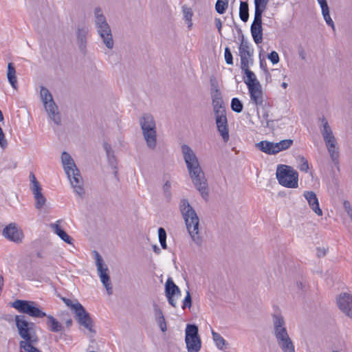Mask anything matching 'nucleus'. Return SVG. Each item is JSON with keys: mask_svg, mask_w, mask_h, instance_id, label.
Listing matches in <instances>:
<instances>
[{"mask_svg": "<svg viewBox=\"0 0 352 352\" xmlns=\"http://www.w3.org/2000/svg\"><path fill=\"white\" fill-rule=\"evenodd\" d=\"M179 210L192 241L197 245L201 246L203 238L199 232V219L195 210L186 199L181 200Z\"/></svg>", "mask_w": 352, "mask_h": 352, "instance_id": "nucleus-1", "label": "nucleus"}, {"mask_svg": "<svg viewBox=\"0 0 352 352\" xmlns=\"http://www.w3.org/2000/svg\"><path fill=\"white\" fill-rule=\"evenodd\" d=\"M61 161L65 171L70 181L72 187L74 189V191L80 197H82V196L85 195L83 181L80 171L77 168L74 160L68 153L64 151L61 155Z\"/></svg>", "mask_w": 352, "mask_h": 352, "instance_id": "nucleus-2", "label": "nucleus"}, {"mask_svg": "<svg viewBox=\"0 0 352 352\" xmlns=\"http://www.w3.org/2000/svg\"><path fill=\"white\" fill-rule=\"evenodd\" d=\"M139 123L147 147L155 149L157 145V131L153 116L151 113H144L140 117Z\"/></svg>", "mask_w": 352, "mask_h": 352, "instance_id": "nucleus-3", "label": "nucleus"}, {"mask_svg": "<svg viewBox=\"0 0 352 352\" xmlns=\"http://www.w3.org/2000/svg\"><path fill=\"white\" fill-rule=\"evenodd\" d=\"M276 175L281 186L291 188L298 187V173L292 167L279 164L276 168Z\"/></svg>", "mask_w": 352, "mask_h": 352, "instance_id": "nucleus-4", "label": "nucleus"}, {"mask_svg": "<svg viewBox=\"0 0 352 352\" xmlns=\"http://www.w3.org/2000/svg\"><path fill=\"white\" fill-rule=\"evenodd\" d=\"M40 96L49 118L56 125L61 124V116L52 94L45 87H41Z\"/></svg>", "mask_w": 352, "mask_h": 352, "instance_id": "nucleus-5", "label": "nucleus"}, {"mask_svg": "<svg viewBox=\"0 0 352 352\" xmlns=\"http://www.w3.org/2000/svg\"><path fill=\"white\" fill-rule=\"evenodd\" d=\"M14 321L19 335L23 339V342L38 341L34 322H28L24 315L15 316Z\"/></svg>", "mask_w": 352, "mask_h": 352, "instance_id": "nucleus-6", "label": "nucleus"}, {"mask_svg": "<svg viewBox=\"0 0 352 352\" xmlns=\"http://www.w3.org/2000/svg\"><path fill=\"white\" fill-rule=\"evenodd\" d=\"M12 307L19 312L33 318H41L46 316V314L39 309L34 301L17 299L12 303Z\"/></svg>", "mask_w": 352, "mask_h": 352, "instance_id": "nucleus-7", "label": "nucleus"}, {"mask_svg": "<svg viewBox=\"0 0 352 352\" xmlns=\"http://www.w3.org/2000/svg\"><path fill=\"white\" fill-rule=\"evenodd\" d=\"M185 342L188 352H199L201 348V340L198 326L188 324L185 329Z\"/></svg>", "mask_w": 352, "mask_h": 352, "instance_id": "nucleus-8", "label": "nucleus"}, {"mask_svg": "<svg viewBox=\"0 0 352 352\" xmlns=\"http://www.w3.org/2000/svg\"><path fill=\"white\" fill-rule=\"evenodd\" d=\"M96 260V265L100 279L106 288L109 295L112 294L113 287L110 280L109 271L107 266L104 264L101 255L96 251L93 252Z\"/></svg>", "mask_w": 352, "mask_h": 352, "instance_id": "nucleus-9", "label": "nucleus"}, {"mask_svg": "<svg viewBox=\"0 0 352 352\" xmlns=\"http://www.w3.org/2000/svg\"><path fill=\"white\" fill-rule=\"evenodd\" d=\"M188 173L196 189L199 192L202 198L207 200L208 198V186L201 167L191 170Z\"/></svg>", "mask_w": 352, "mask_h": 352, "instance_id": "nucleus-10", "label": "nucleus"}, {"mask_svg": "<svg viewBox=\"0 0 352 352\" xmlns=\"http://www.w3.org/2000/svg\"><path fill=\"white\" fill-rule=\"evenodd\" d=\"M267 8L254 6V18L250 27L254 41L259 44L263 41L262 15Z\"/></svg>", "mask_w": 352, "mask_h": 352, "instance_id": "nucleus-11", "label": "nucleus"}, {"mask_svg": "<svg viewBox=\"0 0 352 352\" xmlns=\"http://www.w3.org/2000/svg\"><path fill=\"white\" fill-rule=\"evenodd\" d=\"M273 319V334L276 338V343L289 338L286 328L285 319L280 314L272 315Z\"/></svg>", "mask_w": 352, "mask_h": 352, "instance_id": "nucleus-12", "label": "nucleus"}, {"mask_svg": "<svg viewBox=\"0 0 352 352\" xmlns=\"http://www.w3.org/2000/svg\"><path fill=\"white\" fill-rule=\"evenodd\" d=\"M75 318L79 324L83 326L91 333L95 334L96 331L93 329V320L90 314L86 311L84 307L78 302L74 307Z\"/></svg>", "mask_w": 352, "mask_h": 352, "instance_id": "nucleus-13", "label": "nucleus"}, {"mask_svg": "<svg viewBox=\"0 0 352 352\" xmlns=\"http://www.w3.org/2000/svg\"><path fill=\"white\" fill-rule=\"evenodd\" d=\"M217 131L222 137L224 142L230 139L228 119L226 111H221L219 113H214Z\"/></svg>", "mask_w": 352, "mask_h": 352, "instance_id": "nucleus-14", "label": "nucleus"}, {"mask_svg": "<svg viewBox=\"0 0 352 352\" xmlns=\"http://www.w3.org/2000/svg\"><path fill=\"white\" fill-rule=\"evenodd\" d=\"M2 234L8 240L16 243H21L23 239V231L15 223H11L6 226L2 232Z\"/></svg>", "mask_w": 352, "mask_h": 352, "instance_id": "nucleus-15", "label": "nucleus"}, {"mask_svg": "<svg viewBox=\"0 0 352 352\" xmlns=\"http://www.w3.org/2000/svg\"><path fill=\"white\" fill-rule=\"evenodd\" d=\"M181 148L188 171L201 167L196 154L189 146L183 144Z\"/></svg>", "mask_w": 352, "mask_h": 352, "instance_id": "nucleus-16", "label": "nucleus"}, {"mask_svg": "<svg viewBox=\"0 0 352 352\" xmlns=\"http://www.w3.org/2000/svg\"><path fill=\"white\" fill-rule=\"evenodd\" d=\"M89 29L87 25H78L76 31V44L80 52L85 55L87 54V45Z\"/></svg>", "mask_w": 352, "mask_h": 352, "instance_id": "nucleus-17", "label": "nucleus"}, {"mask_svg": "<svg viewBox=\"0 0 352 352\" xmlns=\"http://www.w3.org/2000/svg\"><path fill=\"white\" fill-rule=\"evenodd\" d=\"M165 295L168 303L173 307H177L175 298L181 295V291L175 284L171 278H168L165 283Z\"/></svg>", "mask_w": 352, "mask_h": 352, "instance_id": "nucleus-18", "label": "nucleus"}, {"mask_svg": "<svg viewBox=\"0 0 352 352\" xmlns=\"http://www.w3.org/2000/svg\"><path fill=\"white\" fill-rule=\"evenodd\" d=\"M337 303L340 309L348 317L352 318V296L346 293L341 294L337 300Z\"/></svg>", "mask_w": 352, "mask_h": 352, "instance_id": "nucleus-19", "label": "nucleus"}, {"mask_svg": "<svg viewBox=\"0 0 352 352\" xmlns=\"http://www.w3.org/2000/svg\"><path fill=\"white\" fill-rule=\"evenodd\" d=\"M211 94L214 113H219L221 111H226L220 90L215 88L214 91H211Z\"/></svg>", "mask_w": 352, "mask_h": 352, "instance_id": "nucleus-20", "label": "nucleus"}, {"mask_svg": "<svg viewBox=\"0 0 352 352\" xmlns=\"http://www.w3.org/2000/svg\"><path fill=\"white\" fill-rule=\"evenodd\" d=\"M97 32L106 47L109 50L113 49L114 46V41L111 28L97 30Z\"/></svg>", "mask_w": 352, "mask_h": 352, "instance_id": "nucleus-21", "label": "nucleus"}, {"mask_svg": "<svg viewBox=\"0 0 352 352\" xmlns=\"http://www.w3.org/2000/svg\"><path fill=\"white\" fill-rule=\"evenodd\" d=\"M103 148L106 152L107 160L109 162V164L111 166L112 169L113 170V174L115 177H117L118 175V167H117V160L114 155V151L111 148V146L107 143L104 142L103 143Z\"/></svg>", "mask_w": 352, "mask_h": 352, "instance_id": "nucleus-22", "label": "nucleus"}, {"mask_svg": "<svg viewBox=\"0 0 352 352\" xmlns=\"http://www.w3.org/2000/svg\"><path fill=\"white\" fill-rule=\"evenodd\" d=\"M251 100L256 105H262L263 102V91L261 84L258 85L248 87Z\"/></svg>", "mask_w": 352, "mask_h": 352, "instance_id": "nucleus-23", "label": "nucleus"}, {"mask_svg": "<svg viewBox=\"0 0 352 352\" xmlns=\"http://www.w3.org/2000/svg\"><path fill=\"white\" fill-rule=\"evenodd\" d=\"M304 196L314 212L318 216H321L322 214V211L319 207V202L316 193L313 191H305L304 192Z\"/></svg>", "mask_w": 352, "mask_h": 352, "instance_id": "nucleus-24", "label": "nucleus"}, {"mask_svg": "<svg viewBox=\"0 0 352 352\" xmlns=\"http://www.w3.org/2000/svg\"><path fill=\"white\" fill-rule=\"evenodd\" d=\"M94 22L96 30L110 28V25L107 22L106 18L104 16L102 9L100 7H97L94 9Z\"/></svg>", "mask_w": 352, "mask_h": 352, "instance_id": "nucleus-25", "label": "nucleus"}, {"mask_svg": "<svg viewBox=\"0 0 352 352\" xmlns=\"http://www.w3.org/2000/svg\"><path fill=\"white\" fill-rule=\"evenodd\" d=\"M327 149L329 154L330 158L335 166L339 164L340 152L339 147L337 144H331L326 145Z\"/></svg>", "mask_w": 352, "mask_h": 352, "instance_id": "nucleus-26", "label": "nucleus"}, {"mask_svg": "<svg viewBox=\"0 0 352 352\" xmlns=\"http://www.w3.org/2000/svg\"><path fill=\"white\" fill-rule=\"evenodd\" d=\"M256 147L266 154H276V151L274 147V142H271L267 140L261 141L256 144Z\"/></svg>", "mask_w": 352, "mask_h": 352, "instance_id": "nucleus-27", "label": "nucleus"}, {"mask_svg": "<svg viewBox=\"0 0 352 352\" xmlns=\"http://www.w3.org/2000/svg\"><path fill=\"white\" fill-rule=\"evenodd\" d=\"M47 318V325L49 329L52 332H62L64 330L63 326L52 316L47 315L45 316Z\"/></svg>", "mask_w": 352, "mask_h": 352, "instance_id": "nucleus-28", "label": "nucleus"}, {"mask_svg": "<svg viewBox=\"0 0 352 352\" xmlns=\"http://www.w3.org/2000/svg\"><path fill=\"white\" fill-rule=\"evenodd\" d=\"M52 228L53 229L54 232L65 243L68 244H72V239L71 236H69L67 232L63 230L58 224L54 223L51 225Z\"/></svg>", "mask_w": 352, "mask_h": 352, "instance_id": "nucleus-29", "label": "nucleus"}, {"mask_svg": "<svg viewBox=\"0 0 352 352\" xmlns=\"http://www.w3.org/2000/svg\"><path fill=\"white\" fill-rule=\"evenodd\" d=\"M7 78L11 86L16 89L17 87L16 70L13 63H9L8 65Z\"/></svg>", "mask_w": 352, "mask_h": 352, "instance_id": "nucleus-30", "label": "nucleus"}, {"mask_svg": "<svg viewBox=\"0 0 352 352\" xmlns=\"http://www.w3.org/2000/svg\"><path fill=\"white\" fill-rule=\"evenodd\" d=\"M170 175H164V180H166L165 183L162 186L163 195L164 198L166 199L167 202H170L172 199V193H171V183L169 180Z\"/></svg>", "mask_w": 352, "mask_h": 352, "instance_id": "nucleus-31", "label": "nucleus"}, {"mask_svg": "<svg viewBox=\"0 0 352 352\" xmlns=\"http://www.w3.org/2000/svg\"><path fill=\"white\" fill-rule=\"evenodd\" d=\"M282 352H295V346L291 338L277 343Z\"/></svg>", "mask_w": 352, "mask_h": 352, "instance_id": "nucleus-32", "label": "nucleus"}, {"mask_svg": "<svg viewBox=\"0 0 352 352\" xmlns=\"http://www.w3.org/2000/svg\"><path fill=\"white\" fill-rule=\"evenodd\" d=\"M293 144V140L287 139L280 141L279 142H274V147L276 154L289 148Z\"/></svg>", "mask_w": 352, "mask_h": 352, "instance_id": "nucleus-33", "label": "nucleus"}, {"mask_svg": "<svg viewBox=\"0 0 352 352\" xmlns=\"http://www.w3.org/2000/svg\"><path fill=\"white\" fill-rule=\"evenodd\" d=\"M239 17L243 22H247L249 19V8L247 1L240 2Z\"/></svg>", "mask_w": 352, "mask_h": 352, "instance_id": "nucleus-34", "label": "nucleus"}, {"mask_svg": "<svg viewBox=\"0 0 352 352\" xmlns=\"http://www.w3.org/2000/svg\"><path fill=\"white\" fill-rule=\"evenodd\" d=\"M212 336L215 345L219 349L223 350L224 346L228 344L226 340L219 333L214 331L213 330H212Z\"/></svg>", "mask_w": 352, "mask_h": 352, "instance_id": "nucleus-35", "label": "nucleus"}, {"mask_svg": "<svg viewBox=\"0 0 352 352\" xmlns=\"http://www.w3.org/2000/svg\"><path fill=\"white\" fill-rule=\"evenodd\" d=\"M245 74L247 77V79L245 80V82L247 85L248 87H249V85H251V86L258 85L259 86L260 82L256 79V76L253 72H252L250 69H246V72H245Z\"/></svg>", "mask_w": 352, "mask_h": 352, "instance_id": "nucleus-36", "label": "nucleus"}, {"mask_svg": "<svg viewBox=\"0 0 352 352\" xmlns=\"http://www.w3.org/2000/svg\"><path fill=\"white\" fill-rule=\"evenodd\" d=\"M241 43L239 49V56H241V55L242 54L243 56H251L252 53L250 52L248 43L244 40V36L243 34L241 36Z\"/></svg>", "mask_w": 352, "mask_h": 352, "instance_id": "nucleus-37", "label": "nucleus"}, {"mask_svg": "<svg viewBox=\"0 0 352 352\" xmlns=\"http://www.w3.org/2000/svg\"><path fill=\"white\" fill-rule=\"evenodd\" d=\"M38 341H29L23 342L20 341L19 346L28 352H41L38 349L33 346V344L36 343Z\"/></svg>", "mask_w": 352, "mask_h": 352, "instance_id": "nucleus-38", "label": "nucleus"}, {"mask_svg": "<svg viewBox=\"0 0 352 352\" xmlns=\"http://www.w3.org/2000/svg\"><path fill=\"white\" fill-rule=\"evenodd\" d=\"M319 120L322 122V126L320 127L322 136L323 137L327 135H331V133H333V131L326 118L324 116H322Z\"/></svg>", "mask_w": 352, "mask_h": 352, "instance_id": "nucleus-39", "label": "nucleus"}, {"mask_svg": "<svg viewBox=\"0 0 352 352\" xmlns=\"http://www.w3.org/2000/svg\"><path fill=\"white\" fill-rule=\"evenodd\" d=\"M229 0H217L215 3V10L217 13L223 14L228 7Z\"/></svg>", "mask_w": 352, "mask_h": 352, "instance_id": "nucleus-40", "label": "nucleus"}, {"mask_svg": "<svg viewBox=\"0 0 352 352\" xmlns=\"http://www.w3.org/2000/svg\"><path fill=\"white\" fill-rule=\"evenodd\" d=\"M35 200L34 206L37 210L42 209L47 202V199L43 193L37 195L34 197Z\"/></svg>", "mask_w": 352, "mask_h": 352, "instance_id": "nucleus-41", "label": "nucleus"}, {"mask_svg": "<svg viewBox=\"0 0 352 352\" xmlns=\"http://www.w3.org/2000/svg\"><path fill=\"white\" fill-rule=\"evenodd\" d=\"M243 103L237 98H234L231 101V109L236 113H241L243 111Z\"/></svg>", "mask_w": 352, "mask_h": 352, "instance_id": "nucleus-42", "label": "nucleus"}, {"mask_svg": "<svg viewBox=\"0 0 352 352\" xmlns=\"http://www.w3.org/2000/svg\"><path fill=\"white\" fill-rule=\"evenodd\" d=\"M182 10H183L184 19L188 22V28H190L192 25V17L193 15L192 11L191 8H188L185 6H182Z\"/></svg>", "mask_w": 352, "mask_h": 352, "instance_id": "nucleus-43", "label": "nucleus"}, {"mask_svg": "<svg viewBox=\"0 0 352 352\" xmlns=\"http://www.w3.org/2000/svg\"><path fill=\"white\" fill-rule=\"evenodd\" d=\"M158 235H159V241L161 244V246L163 249H166L167 248V245H166V230H164V228H160L158 229Z\"/></svg>", "mask_w": 352, "mask_h": 352, "instance_id": "nucleus-44", "label": "nucleus"}, {"mask_svg": "<svg viewBox=\"0 0 352 352\" xmlns=\"http://www.w3.org/2000/svg\"><path fill=\"white\" fill-rule=\"evenodd\" d=\"M322 13L324 17V19L325 20L327 25L331 27L333 30H335V25L333 20L331 19L330 14H329V9L327 8L323 10H322Z\"/></svg>", "mask_w": 352, "mask_h": 352, "instance_id": "nucleus-45", "label": "nucleus"}, {"mask_svg": "<svg viewBox=\"0 0 352 352\" xmlns=\"http://www.w3.org/2000/svg\"><path fill=\"white\" fill-rule=\"evenodd\" d=\"M299 166L298 168L301 171L307 172L309 169V164L307 160L302 156L298 157Z\"/></svg>", "mask_w": 352, "mask_h": 352, "instance_id": "nucleus-46", "label": "nucleus"}, {"mask_svg": "<svg viewBox=\"0 0 352 352\" xmlns=\"http://www.w3.org/2000/svg\"><path fill=\"white\" fill-rule=\"evenodd\" d=\"M192 306V297L189 291L186 292V296L183 300L182 309L190 308Z\"/></svg>", "mask_w": 352, "mask_h": 352, "instance_id": "nucleus-47", "label": "nucleus"}, {"mask_svg": "<svg viewBox=\"0 0 352 352\" xmlns=\"http://www.w3.org/2000/svg\"><path fill=\"white\" fill-rule=\"evenodd\" d=\"M225 60L228 65H232L233 64V57L232 54L231 53V51L229 47H226L225 48Z\"/></svg>", "mask_w": 352, "mask_h": 352, "instance_id": "nucleus-48", "label": "nucleus"}, {"mask_svg": "<svg viewBox=\"0 0 352 352\" xmlns=\"http://www.w3.org/2000/svg\"><path fill=\"white\" fill-rule=\"evenodd\" d=\"M322 138H323L324 142L325 143V145L338 143L333 133H331V135H324Z\"/></svg>", "mask_w": 352, "mask_h": 352, "instance_id": "nucleus-49", "label": "nucleus"}, {"mask_svg": "<svg viewBox=\"0 0 352 352\" xmlns=\"http://www.w3.org/2000/svg\"><path fill=\"white\" fill-rule=\"evenodd\" d=\"M157 322L160 329L162 332H165L167 330L166 322L164 317H161V318L155 319Z\"/></svg>", "mask_w": 352, "mask_h": 352, "instance_id": "nucleus-50", "label": "nucleus"}, {"mask_svg": "<svg viewBox=\"0 0 352 352\" xmlns=\"http://www.w3.org/2000/svg\"><path fill=\"white\" fill-rule=\"evenodd\" d=\"M241 69L244 72H246V69H249V65H248V56L241 55Z\"/></svg>", "mask_w": 352, "mask_h": 352, "instance_id": "nucleus-51", "label": "nucleus"}, {"mask_svg": "<svg viewBox=\"0 0 352 352\" xmlns=\"http://www.w3.org/2000/svg\"><path fill=\"white\" fill-rule=\"evenodd\" d=\"M267 57L273 64H276L279 62V56L275 51H272L270 53Z\"/></svg>", "mask_w": 352, "mask_h": 352, "instance_id": "nucleus-52", "label": "nucleus"}, {"mask_svg": "<svg viewBox=\"0 0 352 352\" xmlns=\"http://www.w3.org/2000/svg\"><path fill=\"white\" fill-rule=\"evenodd\" d=\"M153 307L155 319L161 318V317H162V318L164 317L162 309L156 303H154Z\"/></svg>", "mask_w": 352, "mask_h": 352, "instance_id": "nucleus-53", "label": "nucleus"}, {"mask_svg": "<svg viewBox=\"0 0 352 352\" xmlns=\"http://www.w3.org/2000/svg\"><path fill=\"white\" fill-rule=\"evenodd\" d=\"M30 188L34 197L42 193V188L40 184L34 186H30Z\"/></svg>", "mask_w": 352, "mask_h": 352, "instance_id": "nucleus-54", "label": "nucleus"}, {"mask_svg": "<svg viewBox=\"0 0 352 352\" xmlns=\"http://www.w3.org/2000/svg\"><path fill=\"white\" fill-rule=\"evenodd\" d=\"M4 160H6V158L4 159ZM8 163L4 167V169H11V168H15L17 166V163L14 162L12 159L7 160Z\"/></svg>", "mask_w": 352, "mask_h": 352, "instance_id": "nucleus-55", "label": "nucleus"}, {"mask_svg": "<svg viewBox=\"0 0 352 352\" xmlns=\"http://www.w3.org/2000/svg\"><path fill=\"white\" fill-rule=\"evenodd\" d=\"M263 119L265 120V121H262L261 122V124L262 125L264 126V127H271V125H270V123L271 122H273L274 121L273 120H269L267 119L268 118V113L265 112L263 115Z\"/></svg>", "mask_w": 352, "mask_h": 352, "instance_id": "nucleus-56", "label": "nucleus"}, {"mask_svg": "<svg viewBox=\"0 0 352 352\" xmlns=\"http://www.w3.org/2000/svg\"><path fill=\"white\" fill-rule=\"evenodd\" d=\"M316 250H317V256L318 258H321L326 255L328 248H325L324 247H322V248L318 247V248H317Z\"/></svg>", "mask_w": 352, "mask_h": 352, "instance_id": "nucleus-57", "label": "nucleus"}, {"mask_svg": "<svg viewBox=\"0 0 352 352\" xmlns=\"http://www.w3.org/2000/svg\"><path fill=\"white\" fill-rule=\"evenodd\" d=\"M62 300L66 304L67 306L69 307L72 309L74 311V307L76 306L77 302L76 303H73L72 300L66 298H62Z\"/></svg>", "mask_w": 352, "mask_h": 352, "instance_id": "nucleus-58", "label": "nucleus"}, {"mask_svg": "<svg viewBox=\"0 0 352 352\" xmlns=\"http://www.w3.org/2000/svg\"><path fill=\"white\" fill-rule=\"evenodd\" d=\"M0 146L2 148H6L8 146V142L5 138L4 133L0 134Z\"/></svg>", "mask_w": 352, "mask_h": 352, "instance_id": "nucleus-59", "label": "nucleus"}, {"mask_svg": "<svg viewBox=\"0 0 352 352\" xmlns=\"http://www.w3.org/2000/svg\"><path fill=\"white\" fill-rule=\"evenodd\" d=\"M254 6L267 8L270 0H254Z\"/></svg>", "mask_w": 352, "mask_h": 352, "instance_id": "nucleus-60", "label": "nucleus"}, {"mask_svg": "<svg viewBox=\"0 0 352 352\" xmlns=\"http://www.w3.org/2000/svg\"><path fill=\"white\" fill-rule=\"evenodd\" d=\"M30 186H34L39 184V182L37 181L34 174L33 173H30Z\"/></svg>", "mask_w": 352, "mask_h": 352, "instance_id": "nucleus-61", "label": "nucleus"}, {"mask_svg": "<svg viewBox=\"0 0 352 352\" xmlns=\"http://www.w3.org/2000/svg\"><path fill=\"white\" fill-rule=\"evenodd\" d=\"M215 24H216V26H217L219 33L220 34H221L222 23H221L220 19H219V18L215 19Z\"/></svg>", "mask_w": 352, "mask_h": 352, "instance_id": "nucleus-62", "label": "nucleus"}, {"mask_svg": "<svg viewBox=\"0 0 352 352\" xmlns=\"http://www.w3.org/2000/svg\"><path fill=\"white\" fill-rule=\"evenodd\" d=\"M317 1L320 4L322 10L329 8V6H328V4H327V2L326 0H317Z\"/></svg>", "mask_w": 352, "mask_h": 352, "instance_id": "nucleus-63", "label": "nucleus"}, {"mask_svg": "<svg viewBox=\"0 0 352 352\" xmlns=\"http://www.w3.org/2000/svg\"><path fill=\"white\" fill-rule=\"evenodd\" d=\"M298 54H299V56L302 59V60H305V58H306V54H305V50H303V48L300 46L298 47Z\"/></svg>", "mask_w": 352, "mask_h": 352, "instance_id": "nucleus-64", "label": "nucleus"}]
</instances>
